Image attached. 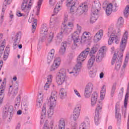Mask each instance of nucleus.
<instances>
[{"label":"nucleus","instance_id":"1","mask_svg":"<svg viewBox=\"0 0 129 129\" xmlns=\"http://www.w3.org/2000/svg\"><path fill=\"white\" fill-rule=\"evenodd\" d=\"M89 51L90 48L87 47L86 48L77 58V63L75 66V67L73 69L72 72H69L70 74H73V76H77L79 74L81 69L82 68V62L86 59L87 55L89 54Z\"/></svg>","mask_w":129,"mask_h":129},{"label":"nucleus","instance_id":"46","mask_svg":"<svg viewBox=\"0 0 129 129\" xmlns=\"http://www.w3.org/2000/svg\"><path fill=\"white\" fill-rule=\"evenodd\" d=\"M129 15V5H127L124 11V16L125 18H127Z\"/></svg>","mask_w":129,"mask_h":129},{"label":"nucleus","instance_id":"33","mask_svg":"<svg viewBox=\"0 0 129 129\" xmlns=\"http://www.w3.org/2000/svg\"><path fill=\"white\" fill-rule=\"evenodd\" d=\"M12 87L13 88V90L14 91L13 96L15 97L18 94V91L19 90V86L17 85H13L10 86V88H12Z\"/></svg>","mask_w":129,"mask_h":129},{"label":"nucleus","instance_id":"30","mask_svg":"<svg viewBox=\"0 0 129 129\" xmlns=\"http://www.w3.org/2000/svg\"><path fill=\"white\" fill-rule=\"evenodd\" d=\"M115 116L116 118H117V121L120 122V120H121V115L119 114V109L117 108V106H115Z\"/></svg>","mask_w":129,"mask_h":129},{"label":"nucleus","instance_id":"5","mask_svg":"<svg viewBox=\"0 0 129 129\" xmlns=\"http://www.w3.org/2000/svg\"><path fill=\"white\" fill-rule=\"evenodd\" d=\"M13 110H14L13 106L11 105H6L3 109V118L11 120L13 118Z\"/></svg>","mask_w":129,"mask_h":129},{"label":"nucleus","instance_id":"64","mask_svg":"<svg viewBox=\"0 0 129 129\" xmlns=\"http://www.w3.org/2000/svg\"><path fill=\"white\" fill-rule=\"evenodd\" d=\"M106 93H100V97L101 100H103L104 97H105V94Z\"/></svg>","mask_w":129,"mask_h":129},{"label":"nucleus","instance_id":"58","mask_svg":"<svg viewBox=\"0 0 129 129\" xmlns=\"http://www.w3.org/2000/svg\"><path fill=\"white\" fill-rule=\"evenodd\" d=\"M43 103V100L41 99H37V107H41L42 106V103Z\"/></svg>","mask_w":129,"mask_h":129},{"label":"nucleus","instance_id":"22","mask_svg":"<svg viewBox=\"0 0 129 129\" xmlns=\"http://www.w3.org/2000/svg\"><path fill=\"white\" fill-rule=\"evenodd\" d=\"M79 33L74 32L73 34H71V38L73 39L75 43H77V42H81L80 38H79Z\"/></svg>","mask_w":129,"mask_h":129},{"label":"nucleus","instance_id":"19","mask_svg":"<svg viewBox=\"0 0 129 129\" xmlns=\"http://www.w3.org/2000/svg\"><path fill=\"white\" fill-rule=\"evenodd\" d=\"M98 95L97 93L94 92L92 95V97L91 99V105L92 107L95 106V104H96V102L97 101V97Z\"/></svg>","mask_w":129,"mask_h":129},{"label":"nucleus","instance_id":"42","mask_svg":"<svg viewBox=\"0 0 129 129\" xmlns=\"http://www.w3.org/2000/svg\"><path fill=\"white\" fill-rule=\"evenodd\" d=\"M128 59H129V53H127L126 54L125 59L122 66L123 68H125L126 67V65H127V63H128Z\"/></svg>","mask_w":129,"mask_h":129},{"label":"nucleus","instance_id":"2","mask_svg":"<svg viewBox=\"0 0 129 129\" xmlns=\"http://www.w3.org/2000/svg\"><path fill=\"white\" fill-rule=\"evenodd\" d=\"M34 3V0H23L21 5V11L25 13H21L18 11L16 13L17 17H24L25 19H27L29 16V13L31 11L32 6Z\"/></svg>","mask_w":129,"mask_h":129},{"label":"nucleus","instance_id":"29","mask_svg":"<svg viewBox=\"0 0 129 129\" xmlns=\"http://www.w3.org/2000/svg\"><path fill=\"white\" fill-rule=\"evenodd\" d=\"M97 71V70H96V68H93L92 69H90L89 71V75L90 77H95L96 75V72Z\"/></svg>","mask_w":129,"mask_h":129},{"label":"nucleus","instance_id":"47","mask_svg":"<svg viewBox=\"0 0 129 129\" xmlns=\"http://www.w3.org/2000/svg\"><path fill=\"white\" fill-rule=\"evenodd\" d=\"M80 111H81V106L80 105L77 106L74 110L75 113H78L79 114H80Z\"/></svg>","mask_w":129,"mask_h":129},{"label":"nucleus","instance_id":"13","mask_svg":"<svg viewBox=\"0 0 129 129\" xmlns=\"http://www.w3.org/2000/svg\"><path fill=\"white\" fill-rule=\"evenodd\" d=\"M88 10V6L86 4H82L80 6L77 10V14L81 16L84 13H85Z\"/></svg>","mask_w":129,"mask_h":129},{"label":"nucleus","instance_id":"15","mask_svg":"<svg viewBox=\"0 0 129 129\" xmlns=\"http://www.w3.org/2000/svg\"><path fill=\"white\" fill-rule=\"evenodd\" d=\"M82 43H84V42H86V41H90L91 40V34L87 32H85L81 38Z\"/></svg>","mask_w":129,"mask_h":129},{"label":"nucleus","instance_id":"7","mask_svg":"<svg viewBox=\"0 0 129 129\" xmlns=\"http://www.w3.org/2000/svg\"><path fill=\"white\" fill-rule=\"evenodd\" d=\"M66 6L67 8H70V13L72 15L77 14L78 8L76 7V1L75 0H67L66 2Z\"/></svg>","mask_w":129,"mask_h":129},{"label":"nucleus","instance_id":"32","mask_svg":"<svg viewBox=\"0 0 129 129\" xmlns=\"http://www.w3.org/2000/svg\"><path fill=\"white\" fill-rule=\"evenodd\" d=\"M58 129H65V119L63 118L59 120Z\"/></svg>","mask_w":129,"mask_h":129},{"label":"nucleus","instance_id":"26","mask_svg":"<svg viewBox=\"0 0 129 129\" xmlns=\"http://www.w3.org/2000/svg\"><path fill=\"white\" fill-rule=\"evenodd\" d=\"M95 61V55H92V56H90V58L89 59L88 61V64H87L88 68H90L91 67H92L93 65V63H94Z\"/></svg>","mask_w":129,"mask_h":129},{"label":"nucleus","instance_id":"52","mask_svg":"<svg viewBox=\"0 0 129 129\" xmlns=\"http://www.w3.org/2000/svg\"><path fill=\"white\" fill-rule=\"evenodd\" d=\"M81 43V41L80 42H74V44L72 45V48L73 50H74V49H76L77 47H78L79 46V45H80Z\"/></svg>","mask_w":129,"mask_h":129},{"label":"nucleus","instance_id":"41","mask_svg":"<svg viewBox=\"0 0 129 129\" xmlns=\"http://www.w3.org/2000/svg\"><path fill=\"white\" fill-rule=\"evenodd\" d=\"M117 54H118V51H115L111 60V65H114L115 64V60H116V58H117Z\"/></svg>","mask_w":129,"mask_h":129},{"label":"nucleus","instance_id":"11","mask_svg":"<svg viewBox=\"0 0 129 129\" xmlns=\"http://www.w3.org/2000/svg\"><path fill=\"white\" fill-rule=\"evenodd\" d=\"M90 125V120L88 116L85 117V120L81 123L79 129H88Z\"/></svg>","mask_w":129,"mask_h":129},{"label":"nucleus","instance_id":"60","mask_svg":"<svg viewBox=\"0 0 129 129\" xmlns=\"http://www.w3.org/2000/svg\"><path fill=\"white\" fill-rule=\"evenodd\" d=\"M100 93H106V87L105 85H103V86L101 88Z\"/></svg>","mask_w":129,"mask_h":129},{"label":"nucleus","instance_id":"38","mask_svg":"<svg viewBox=\"0 0 129 129\" xmlns=\"http://www.w3.org/2000/svg\"><path fill=\"white\" fill-rule=\"evenodd\" d=\"M57 16L55 15V14H53L50 18L49 25H51L52 24L57 23Z\"/></svg>","mask_w":129,"mask_h":129},{"label":"nucleus","instance_id":"18","mask_svg":"<svg viewBox=\"0 0 129 129\" xmlns=\"http://www.w3.org/2000/svg\"><path fill=\"white\" fill-rule=\"evenodd\" d=\"M103 36V30L102 29H100L96 33L94 40L96 41V42H98V41L101 40V38H102Z\"/></svg>","mask_w":129,"mask_h":129},{"label":"nucleus","instance_id":"8","mask_svg":"<svg viewBox=\"0 0 129 129\" xmlns=\"http://www.w3.org/2000/svg\"><path fill=\"white\" fill-rule=\"evenodd\" d=\"M93 90V84L92 83H89L85 89L84 96L85 98H89L91 96Z\"/></svg>","mask_w":129,"mask_h":129},{"label":"nucleus","instance_id":"14","mask_svg":"<svg viewBox=\"0 0 129 129\" xmlns=\"http://www.w3.org/2000/svg\"><path fill=\"white\" fill-rule=\"evenodd\" d=\"M122 62V53L118 55L117 59L115 63V70L116 71H118L120 69V66H121V62Z\"/></svg>","mask_w":129,"mask_h":129},{"label":"nucleus","instance_id":"21","mask_svg":"<svg viewBox=\"0 0 129 129\" xmlns=\"http://www.w3.org/2000/svg\"><path fill=\"white\" fill-rule=\"evenodd\" d=\"M63 2H64V0H61L57 3L55 6V8L54 9V13L55 14H58L60 11H61V9H62V5L63 4Z\"/></svg>","mask_w":129,"mask_h":129},{"label":"nucleus","instance_id":"17","mask_svg":"<svg viewBox=\"0 0 129 129\" xmlns=\"http://www.w3.org/2000/svg\"><path fill=\"white\" fill-rule=\"evenodd\" d=\"M11 3H12V0H5L4 1L1 13V19L2 20L4 19V17L5 16V12L6 11V9H7V5H10Z\"/></svg>","mask_w":129,"mask_h":129},{"label":"nucleus","instance_id":"48","mask_svg":"<svg viewBox=\"0 0 129 129\" xmlns=\"http://www.w3.org/2000/svg\"><path fill=\"white\" fill-rule=\"evenodd\" d=\"M63 34H65L64 32H63V31H62V29L61 30V32L60 33H58L57 35V40H59V41L62 40V38H63ZM68 34H65V35H67Z\"/></svg>","mask_w":129,"mask_h":129},{"label":"nucleus","instance_id":"28","mask_svg":"<svg viewBox=\"0 0 129 129\" xmlns=\"http://www.w3.org/2000/svg\"><path fill=\"white\" fill-rule=\"evenodd\" d=\"M40 33L43 37L48 35V28L46 26H42Z\"/></svg>","mask_w":129,"mask_h":129},{"label":"nucleus","instance_id":"63","mask_svg":"<svg viewBox=\"0 0 129 129\" xmlns=\"http://www.w3.org/2000/svg\"><path fill=\"white\" fill-rule=\"evenodd\" d=\"M49 5L50 7H54L56 4V1L55 0H49Z\"/></svg>","mask_w":129,"mask_h":129},{"label":"nucleus","instance_id":"3","mask_svg":"<svg viewBox=\"0 0 129 129\" xmlns=\"http://www.w3.org/2000/svg\"><path fill=\"white\" fill-rule=\"evenodd\" d=\"M92 15L90 19L91 24H93L95 23L97 20V15L99 11H100V3L99 1H95L92 5Z\"/></svg>","mask_w":129,"mask_h":129},{"label":"nucleus","instance_id":"54","mask_svg":"<svg viewBox=\"0 0 129 129\" xmlns=\"http://www.w3.org/2000/svg\"><path fill=\"white\" fill-rule=\"evenodd\" d=\"M53 38H54V33L53 32H50L48 37V42L51 43L53 41Z\"/></svg>","mask_w":129,"mask_h":129},{"label":"nucleus","instance_id":"53","mask_svg":"<svg viewBox=\"0 0 129 129\" xmlns=\"http://www.w3.org/2000/svg\"><path fill=\"white\" fill-rule=\"evenodd\" d=\"M107 50V48H106V46H103L100 49L98 53H102V54H104V52H106Z\"/></svg>","mask_w":129,"mask_h":129},{"label":"nucleus","instance_id":"37","mask_svg":"<svg viewBox=\"0 0 129 129\" xmlns=\"http://www.w3.org/2000/svg\"><path fill=\"white\" fill-rule=\"evenodd\" d=\"M46 107H45V106H43L42 108L41 116V118L42 121L41 120V122H42V121H44V119H45V117H46Z\"/></svg>","mask_w":129,"mask_h":129},{"label":"nucleus","instance_id":"44","mask_svg":"<svg viewBox=\"0 0 129 129\" xmlns=\"http://www.w3.org/2000/svg\"><path fill=\"white\" fill-rule=\"evenodd\" d=\"M123 18H122V17H120L118 19V20L117 21V26L118 27H120L121 26H122V25H123Z\"/></svg>","mask_w":129,"mask_h":129},{"label":"nucleus","instance_id":"62","mask_svg":"<svg viewBox=\"0 0 129 129\" xmlns=\"http://www.w3.org/2000/svg\"><path fill=\"white\" fill-rule=\"evenodd\" d=\"M50 97H52V98L57 99V92L53 91L51 93V95Z\"/></svg>","mask_w":129,"mask_h":129},{"label":"nucleus","instance_id":"16","mask_svg":"<svg viewBox=\"0 0 129 129\" xmlns=\"http://www.w3.org/2000/svg\"><path fill=\"white\" fill-rule=\"evenodd\" d=\"M68 45V43L66 41H64L61 43V47L59 50V53L60 55H64L65 54V52H66V49H67V46Z\"/></svg>","mask_w":129,"mask_h":129},{"label":"nucleus","instance_id":"31","mask_svg":"<svg viewBox=\"0 0 129 129\" xmlns=\"http://www.w3.org/2000/svg\"><path fill=\"white\" fill-rule=\"evenodd\" d=\"M54 108L55 107L49 106V108L47 110V115L48 117H52L54 114Z\"/></svg>","mask_w":129,"mask_h":129},{"label":"nucleus","instance_id":"45","mask_svg":"<svg viewBox=\"0 0 129 129\" xmlns=\"http://www.w3.org/2000/svg\"><path fill=\"white\" fill-rule=\"evenodd\" d=\"M15 106H17L18 107L20 106V104L21 103V95H19L17 98L16 100L15 101Z\"/></svg>","mask_w":129,"mask_h":129},{"label":"nucleus","instance_id":"24","mask_svg":"<svg viewBox=\"0 0 129 129\" xmlns=\"http://www.w3.org/2000/svg\"><path fill=\"white\" fill-rule=\"evenodd\" d=\"M59 96L60 99H65L67 96V91L64 88H61L59 91Z\"/></svg>","mask_w":129,"mask_h":129},{"label":"nucleus","instance_id":"27","mask_svg":"<svg viewBox=\"0 0 129 129\" xmlns=\"http://www.w3.org/2000/svg\"><path fill=\"white\" fill-rule=\"evenodd\" d=\"M56 100H57V99L50 97L49 100L48 102V104L49 105V106L55 107L56 106Z\"/></svg>","mask_w":129,"mask_h":129},{"label":"nucleus","instance_id":"59","mask_svg":"<svg viewBox=\"0 0 129 129\" xmlns=\"http://www.w3.org/2000/svg\"><path fill=\"white\" fill-rule=\"evenodd\" d=\"M115 89H116V86L115 85H113L111 90V95L112 97L113 96V94H114Z\"/></svg>","mask_w":129,"mask_h":129},{"label":"nucleus","instance_id":"12","mask_svg":"<svg viewBox=\"0 0 129 129\" xmlns=\"http://www.w3.org/2000/svg\"><path fill=\"white\" fill-rule=\"evenodd\" d=\"M60 64H61V59L60 57H58L55 58L53 61L52 65L51 67V71H54V70H56L57 68H59Z\"/></svg>","mask_w":129,"mask_h":129},{"label":"nucleus","instance_id":"35","mask_svg":"<svg viewBox=\"0 0 129 129\" xmlns=\"http://www.w3.org/2000/svg\"><path fill=\"white\" fill-rule=\"evenodd\" d=\"M42 3H43V0H38L37 3V6L36 7L37 9V11L36 15V16H39L40 14V9H41V6H42Z\"/></svg>","mask_w":129,"mask_h":129},{"label":"nucleus","instance_id":"39","mask_svg":"<svg viewBox=\"0 0 129 129\" xmlns=\"http://www.w3.org/2000/svg\"><path fill=\"white\" fill-rule=\"evenodd\" d=\"M97 47H96V46H94L93 47H92L90 49V50L89 51V54L90 56H95V55H94V54H95V53H96L97 52Z\"/></svg>","mask_w":129,"mask_h":129},{"label":"nucleus","instance_id":"57","mask_svg":"<svg viewBox=\"0 0 129 129\" xmlns=\"http://www.w3.org/2000/svg\"><path fill=\"white\" fill-rule=\"evenodd\" d=\"M52 79H53V76L50 75L47 76V82L48 83H52Z\"/></svg>","mask_w":129,"mask_h":129},{"label":"nucleus","instance_id":"40","mask_svg":"<svg viewBox=\"0 0 129 129\" xmlns=\"http://www.w3.org/2000/svg\"><path fill=\"white\" fill-rule=\"evenodd\" d=\"M50 28L52 31H57L59 28V24H58V23L51 24L50 25Z\"/></svg>","mask_w":129,"mask_h":129},{"label":"nucleus","instance_id":"36","mask_svg":"<svg viewBox=\"0 0 129 129\" xmlns=\"http://www.w3.org/2000/svg\"><path fill=\"white\" fill-rule=\"evenodd\" d=\"M102 104H103V103H102V101H99L98 102L96 108V111H97V113H98L99 112H100V111H101V109H102Z\"/></svg>","mask_w":129,"mask_h":129},{"label":"nucleus","instance_id":"23","mask_svg":"<svg viewBox=\"0 0 129 129\" xmlns=\"http://www.w3.org/2000/svg\"><path fill=\"white\" fill-rule=\"evenodd\" d=\"M104 58V54L98 52L96 55H95V61L97 63H99L102 61V59Z\"/></svg>","mask_w":129,"mask_h":129},{"label":"nucleus","instance_id":"4","mask_svg":"<svg viewBox=\"0 0 129 129\" xmlns=\"http://www.w3.org/2000/svg\"><path fill=\"white\" fill-rule=\"evenodd\" d=\"M119 32V29H115L112 27L109 29L108 33L110 34V36L108 41L109 45H111L113 42H115V44L119 43V38L116 35Z\"/></svg>","mask_w":129,"mask_h":129},{"label":"nucleus","instance_id":"43","mask_svg":"<svg viewBox=\"0 0 129 129\" xmlns=\"http://www.w3.org/2000/svg\"><path fill=\"white\" fill-rule=\"evenodd\" d=\"M38 21L37 19H33V23H32V33H34L36 29L37 28V24Z\"/></svg>","mask_w":129,"mask_h":129},{"label":"nucleus","instance_id":"10","mask_svg":"<svg viewBox=\"0 0 129 129\" xmlns=\"http://www.w3.org/2000/svg\"><path fill=\"white\" fill-rule=\"evenodd\" d=\"M74 28V25L72 22H69L68 25H64L62 29L63 33L64 34H69L73 30Z\"/></svg>","mask_w":129,"mask_h":129},{"label":"nucleus","instance_id":"56","mask_svg":"<svg viewBox=\"0 0 129 129\" xmlns=\"http://www.w3.org/2000/svg\"><path fill=\"white\" fill-rule=\"evenodd\" d=\"M74 92L75 95L77 96V97H78L79 98H81L82 97L81 94H80V93H79V92L77 90L74 89Z\"/></svg>","mask_w":129,"mask_h":129},{"label":"nucleus","instance_id":"20","mask_svg":"<svg viewBox=\"0 0 129 129\" xmlns=\"http://www.w3.org/2000/svg\"><path fill=\"white\" fill-rule=\"evenodd\" d=\"M55 54V49H52L48 53L47 61L48 64H50L51 62H52V60H53V58H54V55Z\"/></svg>","mask_w":129,"mask_h":129},{"label":"nucleus","instance_id":"51","mask_svg":"<svg viewBox=\"0 0 129 129\" xmlns=\"http://www.w3.org/2000/svg\"><path fill=\"white\" fill-rule=\"evenodd\" d=\"M15 39H14L15 42H20V40H21V33H17Z\"/></svg>","mask_w":129,"mask_h":129},{"label":"nucleus","instance_id":"34","mask_svg":"<svg viewBox=\"0 0 129 129\" xmlns=\"http://www.w3.org/2000/svg\"><path fill=\"white\" fill-rule=\"evenodd\" d=\"M94 122L96 125H98L100 123V117H99V114L96 113L94 116Z\"/></svg>","mask_w":129,"mask_h":129},{"label":"nucleus","instance_id":"6","mask_svg":"<svg viewBox=\"0 0 129 129\" xmlns=\"http://www.w3.org/2000/svg\"><path fill=\"white\" fill-rule=\"evenodd\" d=\"M67 81V76L65 72L59 71L57 74L56 83L58 85H62L65 82Z\"/></svg>","mask_w":129,"mask_h":129},{"label":"nucleus","instance_id":"61","mask_svg":"<svg viewBox=\"0 0 129 129\" xmlns=\"http://www.w3.org/2000/svg\"><path fill=\"white\" fill-rule=\"evenodd\" d=\"M70 124L71 126H72V129H76V125H77V124L76 123V122L75 121H72L70 122Z\"/></svg>","mask_w":129,"mask_h":129},{"label":"nucleus","instance_id":"49","mask_svg":"<svg viewBox=\"0 0 129 129\" xmlns=\"http://www.w3.org/2000/svg\"><path fill=\"white\" fill-rule=\"evenodd\" d=\"M5 45H6V43L3 42L2 45L0 47V57L3 56V53H4V50H5Z\"/></svg>","mask_w":129,"mask_h":129},{"label":"nucleus","instance_id":"25","mask_svg":"<svg viewBox=\"0 0 129 129\" xmlns=\"http://www.w3.org/2000/svg\"><path fill=\"white\" fill-rule=\"evenodd\" d=\"M4 97H5V86H2L0 87V104L3 103Z\"/></svg>","mask_w":129,"mask_h":129},{"label":"nucleus","instance_id":"55","mask_svg":"<svg viewBox=\"0 0 129 129\" xmlns=\"http://www.w3.org/2000/svg\"><path fill=\"white\" fill-rule=\"evenodd\" d=\"M80 116V114H78L77 113L74 112V114H73L74 120H75V121H76V120H77L78 119Z\"/></svg>","mask_w":129,"mask_h":129},{"label":"nucleus","instance_id":"9","mask_svg":"<svg viewBox=\"0 0 129 129\" xmlns=\"http://www.w3.org/2000/svg\"><path fill=\"white\" fill-rule=\"evenodd\" d=\"M128 37V32L125 31L121 40L120 44V49L122 52L124 51L125 46H126V42H127V37Z\"/></svg>","mask_w":129,"mask_h":129},{"label":"nucleus","instance_id":"50","mask_svg":"<svg viewBox=\"0 0 129 129\" xmlns=\"http://www.w3.org/2000/svg\"><path fill=\"white\" fill-rule=\"evenodd\" d=\"M82 30V28H81V26L79 25V24L76 25V29L75 32L77 33L78 34H80L81 33V31Z\"/></svg>","mask_w":129,"mask_h":129}]
</instances>
